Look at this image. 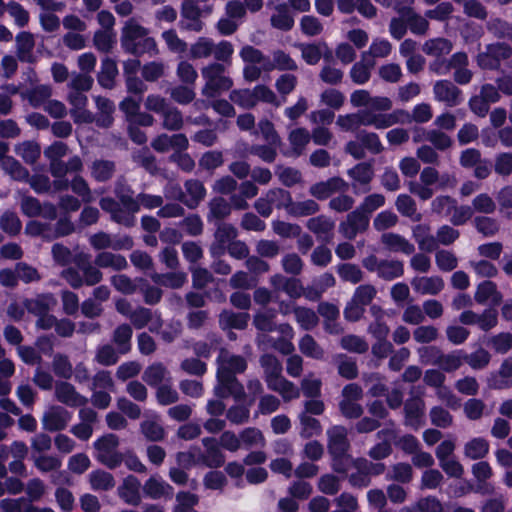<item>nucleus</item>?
I'll return each instance as SVG.
<instances>
[{"label": "nucleus", "instance_id": "29", "mask_svg": "<svg viewBox=\"0 0 512 512\" xmlns=\"http://www.w3.org/2000/svg\"><path fill=\"white\" fill-rule=\"evenodd\" d=\"M152 279L164 287L179 289L187 281V276L184 272H167L163 274L156 273Z\"/></svg>", "mask_w": 512, "mask_h": 512}, {"label": "nucleus", "instance_id": "22", "mask_svg": "<svg viewBox=\"0 0 512 512\" xmlns=\"http://www.w3.org/2000/svg\"><path fill=\"white\" fill-rule=\"evenodd\" d=\"M306 226L311 232L316 234L318 237H320L321 235L330 237L335 227V222L325 215H319L317 217L310 218L307 221Z\"/></svg>", "mask_w": 512, "mask_h": 512}, {"label": "nucleus", "instance_id": "4", "mask_svg": "<svg viewBox=\"0 0 512 512\" xmlns=\"http://www.w3.org/2000/svg\"><path fill=\"white\" fill-rule=\"evenodd\" d=\"M202 9L199 5L191 0H182L181 4V20L179 28L186 31L200 32L204 23L201 20Z\"/></svg>", "mask_w": 512, "mask_h": 512}, {"label": "nucleus", "instance_id": "55", "mask_svg": "<svg viewBox=\"0 0 512 512\" xmlns=\"http://www.w3.org/2000/svg\"><path fill=\"white\" fill-rule=\"evenodd\" d=\"M115 35L112 31L97 30L93 36V43L96 49L103 53H108L113 48L115 43Z\"/></svg>", "mask_w": 512, "mask_h": 512}, {"label": "nucleus", "instance_id": "48", "mask_svg": "<svg viewBox=\"0 0 512 512\" xmlns=\"http://www.w3.org/2000/svg\"><path fill=\"white\" fill-rule=\"evenodd\" d=\"M339 277L346 282L357 284L363 279V273L359 266L352 263H342L337 266Z\"/></svg>", "mask_w": 512, "mask_h": 512}, {"label": "nucleus", "instance_id": "52", "mask_svg": "<svg viewBox=\"0 0 512 512\" xmlns=\"http://www.w3.org/2000/svg\"><path fill=\"white\" fill-rule=\"evenodd\" d=\"M177 505L174 512H194V506L199 502V497L188 491H180L176 495Z\"/></svg>", "mask_w": 512, "mask_h": 512}, {"label": "nucleus", "instance_id": "60", "mask_svg": "<svg viewBox=\"0 0 512 512\" xmlns=\"http://www.w3.org/2000/svg\"><path fill=\"white\" fill-rule=\"evenodd\" d=\"M320 207L318 203L312 199L301 202H294L289 214L295 217L309 216L317 213Z\"/></svg>", "mask_w": 512, "mask_h": 512}, {"label": "nucleus", "instance_id": "7", "mask_svg": "<svg viewBox=\"0 0 512 512\" xmlns=\"http://www.w3.org/2000/svg\"><path fill=\"white\" fill-rule=\"evenodd\" d=\"M100 208L109 213L111 220L115 223L122 224L125 227H132L135 223V217L122 209V204L119 200H115L112 197H102L99 201Z\"/></svg>", "mask_w": 512, "mask_h": 512}, {"label": "nucleus", "instance_id": "44", "mask_svg": "<svg viewBox=\"0 0 512 512\" xmlns=\"http://www.w3.org/2000/svg\"><path fill=\"white\" fill-rule=\"evenodd\" d=\"M0 228L11 236H16L22 229V223L15 212L5 211L0 217Z\"/></svg>", "mask_w": 512, "mask_h": 512}, {"label": "nucleus", "instance_id": "62", "mask_svg": "<svg viewBox=\"0 0 512 512\" xmlns=\"http://www.w3.org/2000/svg\"><path fill=\"white\" fill-rule=\"evenodd\" d=\"M230 99L244 109L249 110L256 106L253 90L235 89L231 92Z\"/></svg>", "mask_w": 512, "mask_h": 512}, {"label": "nucleus", "instance_id": "61", "mask_svg": "<svg viewBox=\"0 0 512 512\" xmlns=\"http://www.w3.org/2000/svg\"><path fill=\"white\" fill-rule=\"evenodd\" d=\"M289 141L292 145L294 152L300 155L305 146L310 141V135L305 128H296L291 131L289 135Z\"/></svg>", "mask_w": 512, "mask_h": 512}, {"label": "nucleus", "instance_id": "6", "mask_svg": "<svg viewBox=\"0 0 512 512\" xmlns=\"http://www.w3.org/2000/svg\"><path fill=\"white\" fill-rule=\"evenodd\" d=\"M184 187L188 196L179 190L177 199L189 209H195L206 196V188L204 184L197 179H189L184 183Z\"/></svg>", "mask_w": 512, "mask_h": 512}, {"label": "nucleus", "instance_id": "28", "mask_svg": "<svg viewBox=\"0 0 512 512\" xmlns=\"http://www.w3.org/2000/svg\"><path fill=\"white\" fill-rule=\"evenodd\" d=\"M115 172V163L110 160H95L92 163L91 174L97 182L110 180Z\"/></svg>", "mask_w": 512, "mask_h": 512}, {"label": "nucleus", "instance_id": "8", "mask_svg": "<svg viewBox=\"0 0 512 512\" xmlns=\"http://www.w3.org/2000/svg\"><path fill=\"white\" fill-rule=\"evenodd\" d=\"M238 236L237 229L230 223L219 222L214 233L215 242L211 246L213 256H221L226 251V246Z\"/></svg>", "mask_w": 512, "mask_h": 512}, {"label": "nucleus", "instance_id": "32", "mask_svg": "<svg viewBox=\"0 0 512 512\" xmlns=\"http://www.w3.org/2000/svg\"><path fill=\"white\" fill-rule=\"evenodd\" d=\"M214 51V42L208 37H199L189 49L190 59H201L209 57Z\"/></svg>", "mask_w": 512, "mask_h": 512}, {"label": "nucleus", "instance_id": "5", "mask_svg": "<svg viewBox=\"0 0 512 512\" xmlns=\"http://www.w3.org/2000/svg\"><path fill=\"white\" fill-rule=\"evenodd\" d=\"M512 55V49L506 44H492L489 45L485 52L478 55V63L482 68L495 69L502 60L509 58Z\"/></svg>", "mask_w": 512, "mask_h": 512}, {"label": "nucleus", "instance_id": "31", "mask_svg": "<svg viewBox=\"0 0 512 512\" xmlns=\"http://www.w3.org/2000/svg\"><path fill=\"white\" fill-rule=\"evenodd\" d=\"M1 166L14 180L27 181L29 178V171L12 156L4 158Z\"/></svg>", "mask_w": 512, "mask_h": 512}, {"label": "nucleus", "instance_id": "53", "mask_svg": "<svg viewBox=\"0 0 512 512\" xmlns=\"http://www.w3.org/2000/svg\"><path fill=\"white\" fill-rule=\"evenodd\" d=\"M78 267L83 272V281L87 286H94L103 278L102 272L89 261H79Z\"/></svg>", "mask_w": 512, "mask_h": 512}, {"label": "nucleus", "instance_id": "15", "mask_svg": "<svg viewBox=\"0 0 512 512\" xmlns=\"http://www.w3.org/2000/svg\"><path fill=\"white\" fill-rule=\"evenodd\" d=\"M202 444L206 448L205 464L210 468H219L225 463V456L219 448V444L213 437H205Z\"/></svg>", "mask_w": 512, "mask_h": 512}, {"label": "nucleus", "instance_id": "41", "mask_svg": "<svg viewBox=\"0 0 512 512\" xmlns=\"http://www.w3.org/2000/svg\"><path fill=\"white\" fill-rule=\"evenodd\" d=\"M302 426L300 435L303 439H309L322 433V426L318 419L302 413L299 417Z\"/></svg>", "mask_w": 512, "mask_h": 512}, {"label": "nucleus", "instance_id": "51", "mask_svg": "<svg viewBox=\"0 0 512 512\" xmlns=\"http://www.w3.org/2000/svg\"><path fill=\"white\" fill-rule=\"evenodd\" d=\"M488 451L489 444L484 438H474L465 445V455L471 459L483 458Z\"/></svg>", "mask_w": 512, "mask_h": 512}, {"label": "nucleus", "instance_id": "42", "mask_svg": "<svg viewBox=\"0 0 512 512\" xmlns=\"http://www.w3.org/2000/svg\"><path fill=\"white\" fill-rule=\"evenodd\" d=\"M299 350L306 356L313 359H322L323 349L310 334H305L299 341Z\"/></svg>", "mask_w": 512, "mask_h": 512}, {"label": "nucleus", "instance_id": "19", "mask_svg": "<svg viewBox=\"0 0 512 512\" xmlns=\"http://www.w3.org/2000/svg\"><path fill=\"white\" fill-rule=\"evenodd\" d=\"M475 298L479 303L498 305L502 300V295L497 290L495 283L484 281L479 284Z\"/></svg>", "mask_w": 512, "mask_h": 512}, {"label": "nucleus", "instance_id": "30", "mask_svg": "<svg viewBox=\"0 0 512 512\" xmlns=\"http://www.w3.org/2000/svg\"><path fill=\"white\" fill-rule=\"evenodd\" d=\"M448 245V225H443L439 228L437 238L429 235L419 241V249L425 252H433L438 248V244Z\"/></svg>", "mask_w": 512, "mask_h": 512}, {"label": "nucleus", "instance_id": "11", "mask_svg": "<svg viewBox=\"0 0 512 512\" xmlns=\"http://www.w3.org/2000/svg\"><path fill=\"white\" fill-rule=\"evenodd\" d=\"M328 434V453L330 456H340L348 454L350 443L347 438V430L343 426H333L327 431Z\"/></svg>", "mask_w": 512, "mask_h": 512}, {"label": "nucleus", "instance_id": "23", "mask_svg": "<svg viewBox=\"0 0 512 512\" xmlns=\"http://www.w3.org/2000/svg\"><path fill=\"white\" fill-rule=\"evenodd\" d=\"M90 485L94 491H108L115 486L113 475L107 471L97 469L89 475Z\"/></svg>", "mask_w": 512, "mask_h": 512}, {"label": "nucleus", "instance_id": "36", "mask_svg": "<svg viewBox=\"0 0 512 512\" xmlns=\"http://www.w3.org/2000/svg\"><path fill=\"white\" fill-rule=\"evenodd\" d=\"M140 291L143 293L144 302L148 305H156L162 299V290L159 287L149 284L147 279L139 277L136 279Z\"/></svg>", "mask_w": 512, "mask_h": 512}, {"label": "nucleus", "instance_id": "49", "mask_svg": "<svg viewBox=\"0 0 512 512\" xmlns=\"http://www.w3.org/2000/svg\"><path fill=\"white\" fill-rule=\"evenodd\" d=\"M140 430L145 438L152 442L162 441L165 437L164 428L153 420H145L140 424Z\"/></svg>", "mask_w": 512, "mask_h": 512}, {"label": "nucleus", "instance_id": "35", "mask_svg": "<svg viewBox=\"0 0 512 512\" xmlns=\"http://www.w3.org/2000/svg\"><path fill=\"white\" fill-rule=\"evenodd\" d=\"M267 197L270 198V202H272L273 206L277 209L285 208L288 213L294 203L291 193L283 188L270 189L267 192Z\"/></svg>", "mask_w": 512, "mask_h": 512}, {"label": "nucleus", "instance_id": "27", "mask_svg": "<svg viewBox=\"0 0 512 512\" xmlns=\"http://www.w3.org/2000/svg\"><path fill=\"white\" fill-rule=\"evenodd\" d=\"M404 274V266L398 260H381L378 265V275L388 281L399 278Z\"/></svg>", "mask_w": 512, "mask_h": 512}, {"label": "nucleus", "instance_id": "13", "mask_svg": "<svg viewBox=\"0 0 512 512\" xmlns=\"http://www.w3.org/2000/svg\"><path fill=\"white\" fill-rule=\"evenodd\" d=\"M140 481L133 475H128L118 487L119 497L127 504L138 506L141 502L139 493Z\"/></svg>", "mask_w": 512, "mask_h": 512}, {"label": "nucleus", "instance_id": "46", "mask_svg": "<svg viewBox=\"0 0 512 512\" xmlns=\"http://www.w3.org/2000/svg\"><path fill=\"white\" fill-rule=\"evenodd\" d=\"M512 358L506 359L499 370V373L493 378L492 386L497 389L508 388L512 385Z\"/></svg>", "mask_w": 512, "mask_h": 512}, {"label": "nucleus", "instance_id": "54", "mask_svg": "<svg viewBox=\"0 0 512 512\" xmlns=\"http://www.w3.org/2000/svg\"><path fill=\"white\" fill-rule=\"evenodd\" d=\"M163 127L170 131H178L183 126V116L176 107L167 108L163 113Z\"/></svg>", "mask_w": 512, "mask_h": 512}, {"label": "nucleus", "instance_id": "38", "mask_svg": "<svg viewBox=\"0 0 512 512\" xmlns=\"http://www.w3.org/2000/svg\"><path fill=\"white\" fill-rule=\"evenodd\" d=\"M231 214V205L223 197H215L209 203L208 220H224Z\"/></svg>", "mask_w": 512, "mask_h": 512}, {"label": "nucleus", "instance_id": "40", "mask_svg": "<svg viewBox=\"0 0 512 512\" xmlns=\"http://www.w3.org/2000/svg\"><path fill=\"white\" fill-rule=\"evenodd\" d=\"M52 369L56 376L70 379L73 374L72 364L67 355L56 353L53 356Z\"/></svg>", "mask_w": 512, "mask_h": 512}, {"label": "nucleus", "instance_id": "9", "mask_svg": "<svg viewBox=\"0 0 512 512\" xmlns=\"http://www.w3.org/2000/svg\"><path fill=\"white\" fill-rule=\"evenodd\" d=\"M424 401L418 396L411 397L404 404L405 425L418 430L424 424Z\"/></svg>", "mask_w": 512, "mask_h": 512}, {"label": "nucleus", "instance_id": "37", "mask_svg": "<svg viewBox=\"0 0 512 512\" xmlns=\"http://www.w3.org/2000/svg\"><path fill=\"white\" fill-rule=\"evenodd\" d=\"M235 375L233 371L229 369H218L217 371V381L218 384L214 388L215 395L220 399L227 398V392L235 380Z\"/></svg>", "mask_w": 512, "mask_h": 512}, {"label": "nucleus", "instance_id": "26", "mask_svg": "<svg viewBox=\"0 0 512 512\" xmlns=\"http://www.w3.org/2000/svg\"><path fill=\"white\" fill-rule=\"evenodd\" d=\"M354 181L362 185H368L374 177V169L371 162H360L347 171Z\"/></svg>", "mask_w": 512, "mask_h": 512}, {"label": "nucleus", "instance_id": "34", "mask_svg": "<svg viewBox=\"0 0 512 512\" xmlns=\"http://www.w3.org/2000/svg\"><path fill=\"white\" fill-rule=\"evenodd\" d=\"M225 67L221 63H210L209 65L202 68V76L206 80V83L202 89L203 95H212L209 92V88L212 84L224 73Z\"/></svg>", "mask_w": 512, "mask_h": 512}, {"label": "nucleus", "instance_id": "33", "mask_svg": "<svg viewBox=\"0 0 512 512\" xmlns=\"http://www.w3.org/2000/svg\"><path fill=\"white\" fill-rule=\"evenodd\" d=\"M15 152L25 163L34 164L40 157L41 148L34 141H24L15 148Z\"/></svg>", "mask_w": 512, "mask_h": 512}, {"label": "nucleus", "instance_id": "2", "mask_svg": "<svg viewBox=\"0 0 512 512\" xmlns=\"http://www.w3.org/2000/svg\"><path fill=\"white\" fill-rule=\"evenodd\" d=\"M119 444V437L114 433H107L96 439L93 446L97 461L111 470L118 468L124 460V454L117 451Z\"/></svg>", "mask_w": 512, "mask_h": 512}, {"label": "nucleus", "instance_id": "43", "mask_svg": "<svg viewBox=\"0 0 512 512\" xmlns=\"http://www.w3.org/2000/svg\"><path fill=\"white\" fill-rule=\"evenodd\" d=\"M250 316L247 312H226L221 314V320L231 329L244 330L248 326Z\"/></svg>", "mask_w": 512, "mask_h": 512}, {"label": "nucleus", "instance_id": "56", "mask_svg": "<svg viewBox=\"0 0 512 512\" xmlns=\"http://www.w3.org/2000/svg\"><path fill=\"white\" fill-rule=\"evenodd\" d=\"M357 137L362 142L364 149L369 150L375 155L380 154L384 150L379 136L374 132L362 130L358 133Z\"/></svg>", "mask_w": 512, "mask_h": 512}, {"label": "nucleus", "instance_id": "17", "mask_svg": "<svg viewBox=\"0 0 512 512\" xmlns=\"http://www.w3.org/2000/svg\"><path fill=\"white\" fill-rule=\"evenodd\" d=\"M382 243L392 252H402L410 255L415 251V247L403 236L396 233H384L381 236Z\"/></svg>", "mask_w": 512, "mask_h": 512}, {"label": "nucleus", "instance_id": "18", "mask_svg": "<svg viewBox=\"0 0 512 512\" xmlns=\"http://www.w3.org/2000/svg\"><path fill=\"white\" fill-rule=\"evenodd\" d=\"M411 285L418 293L436 295L443 289L444 282L439 277H415Z\"/></svg>", "mask_w": 512, "mask_h": 512}, {"label": "nucleus", "instance_id": "14", "mask_svg": "<svg viewBox=\"0 0 512 512\" xmlns=\"http://www.w3.org/2000/svg\"><path fill=\"white\" fill-rule=\"evenodd\" d=\"M118 75L117 63L110 57L101 61V69L97 75L99 85L105 89H112L115 86V78Z\"/></svg>", "mask_w": 512, "mask_h": 512}, {"label": "nucleus", "instance_id": "12", "mask_svg": "<svg viewBox=\"0 0 512 512\" xmlns=\"http://www.w3.org/2000/svg\"><path fill=\"white\" fill-rule=\"evenodd\" d=\"M69 413L61 406L53 407L42 418L43 428L49 432L64 430L69 421Z\"/></svg>", "mask_w": 512, "mask_h": 512}, {"label": "nucleus", "instance_id": "58", "mask_svg": "<svg viewBox=\"0 0 512 512\" xmlns=\"http://www.w3.org/2000/svg\"><path fill=\"white\" fill-rule=\"evenodd\" d=\"M297 47L301 50L302 58L308 65H316L321 57L320 45L315 43H299Z\"/></svg>", "mask_w": 512, "mask_h": 512}, {"label": "nucleus", "instance_id": "25", "mask_svg": "<svg viewBox=\"0 0 512 512\" xmlns=\"http://www.w3.org/2000/svg\"><path fill=\"white\" fill-rule=\"evenodd\" d=\"M133 330L129 324H121L116 327L113 334V341L121 354H126L131 349V338Z\"/></svg>", "mask_w": 512, "mask_h": 512}, {"label": "nucleus", "instance_id": "3", "mask_svg": "<svg viewBox=\"0 0 512 512\" xmlns=\"http://www.w3.org/2000/svg\"><path fill=\"white\" fill-rule=\"evenodd\" d=\"M370 222V216L359 206L351 211L346 221L340 223V232L349 240L354 239L358 233L367 230Z\"/></svg>", "mask_w": 512, "mask_h": 512}, {"label": "nucleus", "instance_id": "20", "mask_svg": "<svg viewBox=\"0 0 512 512\" xmlns=\"http://www.w3.org/2000/svg\"><path fill=\"white\" fill-rule=\"evenodd\" d=\"M276 14L270 18L272 27L281 31H290L294 26V18L290 14L288 6L285 3L276 6Z\"/></svg>", "mask_w": 512, "mask_h": 512}, {"label": "nucleus", "instance_id": "57", "mask_svg": "<svg viewBox=\"0 0 512 512\" xmlns=\"http://www.w3.org/2000/svg\"><path fill=\"white\" fill-rule=\"evenodd\" d=\"M20 209L22 214L29 218L39 217L42 212V203L36 197L25 195L21 199Z\"/></svg>", "mask_w": 512, "mask_h": 512}, {"label": "nucleus", "instance_id": "21", "mask_svg": "<svg viewBox=\"0 0 512 512\" xmlns=\"http://www.w3.org/2000/svg\"><path fill=\"white\" fill-rule=\"evenodd\" d=\"M272 284L276 288H281L291 298H298L302 295L303 286L297 278H285L282 275L272 277Z\"/></svg>", "mask_w": 512, "mask_h": 512}, {"label": "nucleus", "instance_id": "24", "mask_svg": "<svg viewBox=\"0 0 512 512\" xmlns=\"http://www.w3.org/2000/svg\"><path fill=\"white\" fill-rule=\"evenodd\" d=\"M51 294H39L36 298L25 299V309L35 316L47 314L50 310Z\"/></svg>", "mask_w": 512, "mask_h": 512}, {"label": "nucleus", "instance_id": "47", "mask_svg": "<svg viewBox=\"0 0 512 512\" xmlns=\"http://www.w3.org/2000/svg\"><path fill=\"white\" fill-rule=\"evenodd\" d=\"M294 314L297 322L304 330L313 329L319 322L317 314L307 307H296L294 309Z\"/></svg>", "mask_w": 512, "mask_h": 512}, {"label": "nucleus", "instance_id": "50", "mask_svg": "<svg viewBox=\"0 0 512 512\" xmlns=\"http://www.w3.org/2000/svg\"><path fill=\"white\" fill-rule=\"evenodd\" d=\"M166 369L162 363H154L148 366L143 373V380L151 387L159 386L164 377Z\"/></svg>", "mask_w": 512, "mask_h": 512}, {"label": "nucleus", "instance_id": "64", "mask_svg": "<svg viewBox=\"0 0 512 512\" xmlns=\"http://www.w3.org/2000/svg\"><path fill=\"white\" fill-rule=\"evenodd\" d=\"M339 357L343 358V360L338 364V374L347 380L356 379L359 374L356 361L344 354H341Z\"/></svg>", "mask_w": 512, "mask_h": 512}, {"label": "nucleus", "instance_id": "39", "mask_svg": "<svg viewBox=\"0 0 512 512\" xmlns=\"http://www.w3.org/2000/svg\"><path fill=\"white\" fill-rule=\"evenodd\" d=\"M143 490L148 497L159 499L167 493V490L172 491L173 488L168 483L151 476L146 480Z\"/></svg>", "mask_w": 512, "mask_h": 512}, {"label": "nucleus", "instance_id": "16", "mask_svg": "<svg viewBox=\"0 0 512 512\" xmlns=\"http://www.w3.org/2000/svg\"><path fill=\"white\" fill-rule=\"evenodd\" d=\"M115 195L122 204L124 210L134 216L139 211L137 197L134 198V191L128 184L117 183Z\"/></svg>", "mask_w": 512, "mask_h": 512}, {"label": "nucleus", "instance_id": "63", "mask_svg": "<svg viewBox=\"0 0 512 512\" xmlns=\"http://www.w3.org/2000/svg\"><path fill=\"white\" fill-rule=\"evenodd\" d=\"M179 225L184 227L185 232L190 236L196 237L203 233V221L198 214H189Z\"/></svg>", "mask_w": 512, "mask_h": 512}, {"label": "nucleus", "instance_id": "1", "mask_svg": "<svg viewBox=\"0 0 512 512\" xmlns=\"http://www.w3.org/2000/svg\"><path fill=\"white\" fill-rule=\"evenodd\" d=\"M148 30L142 25L129 20L122 28L121 47L122 49L135 57H140L145 53L155 54L158 52L157 44L154 38L148 37Z\"/></svg>", "mask_w": 512, "mask_h": 512}, {"label": "nucleus", "instance_id": "10", "mask_svg": "<svg viewBox=\"0 0 512 512\" xmlns=\"http://www.w3.org/2000/svg\"><path fill=\"white\" fill-rule=\"evenodd\" d=\"M56 399L69 407H83L87 404L88 399L78 393L75 387L67 382H58L55 386Z\"/></svg>", "mask_w": 512, "mask_h": 512}, {"label": "nucleus", "instance_id": "45", "mask_svg": "<svg viewBox=\"0 0 512 512\" xmlns=\"http://www.w3.org/2000/svg\"><path fill=\"white\" fill-rule=\"evenodd\" d=\"M340 345L349 352L363 354L369 349L368 343L360 336L348 334L341 338Z\"/></svg>", "mask_w": 512, "mask_h": 512}, {"label": "nucleus", "instance_id": "59", "mask_svg": "<svg viewBox=\"0 0 512 512\" xmlns=\"http://www.w3.org/2000/svg\"><path fill=\"white\" fill-rule=\"evenodd\" d=\"M134 159L151 175H156L158 173L156 157L147 147L141 149L138 154L134 156Z\"/></svg>", "mask_w": 512, "mask_h": 512}]
</instances>
